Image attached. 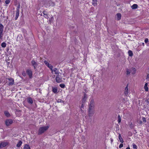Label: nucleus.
Listing matches in <instances>:
<instances>
[{"mask_svg":"<svg viewBox=\"0 0 149 149\" xmlns=\"http://www.w3.org/2000/svg\"><path fill=\"white\" fill-rule=\"evenodd\" d=\"M49 127V125H47L45 126L40 127L38 130V134L40 135L44 133L48 129Z\"/></svg>","mask_w":149,"mask_h":149,"instance_id":"1","label":"nucleus"},{"mask_svg":"<svg viewBox=\"0 0 149 149\" xmlns=\"http://www.w3.org/2000/svg\"><path fill=\"white\" fill-rule=\"evenodd\" d=\"M20 5H19L16 9V15H15V20H16L19 16V8H20Z\"/></svg>","mask_w":149,"mask_h":149,"instance_id":"2","label":"nucleus"},{"mask_svg":"<svg viewBox=\"0 0 149 149\" xmlns=\"http://www.w3.org/2000/svg\"><path fill=\"white\" fill-rule=\"evenodd\" d=\"M3 28L4 27L3 25L0 24V39H2L3 36Z\"/></svg>","mask_w":149,"mask_h":149,"instance_id":"3","label":"nucleus"},{"mask_svg":"<svg viewBox=\"0 0 149 149\" xmlns=\"http://www.w3.org/2000/svg\"><path fill=\"white\" fill-rule=\"evenodd\" d=\"M95 103L93 100H92L90 102L89 109L95 110Z\"/></svg>","mask_w":149,"mask_h":149,"instance_id":"4","label":"nucleus"},{"mask_svg":"<svg viewBox=\"0 0 149 149\" xmlns=\"http://www.w3.org/2000/svg\"><path fill=\"white\" fill-rule=\"evenodd\" d=\"M94 112L95 110L88 109V113L89 117H91L93 116L94 113Z\"/></svg>","mask_w":149,"mask_h":149,"instance_id":"5","label":"nucleus"},{"mask_svg":"<svg viewBox=\"0 0 149 149\" xmlns=\"http://www.w3.org/2000/svg\"><path fill=\"white\" fill-rule=\"evenodd\" d=\"M8 144V143L7 141H3L0 143V148L6 147Z\"/></svg>","mask_w":149,"mask_h":149,"instance_id":"6","label":"nucleus"},{"mask_svg":"<svg viewBox=\"0 0 149 149\" xmlns=\"http://www.w3.org/2000/svg\"><path fill=\"white\" fill-rule=\"evenodd\" d=\"M13 123V120L12 119H7L5 121L6 124V126H8L11 125Z\"/></svg>","mask_w":149,"mask_h":149,"instance_id":"7","label":"nucleus"},{"mask_svg":"<svg viewBox=\"0 0 149 149\" xmlns=\"http://www.w3.org/2000/svg\"><path fill=\"white\" fill-rule=\"evenodd\" d=\"M26 73L29 76L30 78H31L32 77V70L29 69H28L26 70Z\"/></svg>","mask_w":149,"mask_h":149,"instance_id":"8","label":"nucleus"},{"mask_svg":"<svg viewBox=\"0 0 149 149\" xmlns=\"http://www.w3.org/2000/svg\"><path fill=\"white\" fill-rule=\"evenodd\" d=\"M56 81L58 83H59L62 82V79L61 77L59 75H57L56 78Z\"/></svg>","mask_w":149,"mask_h":149,"instance_id":"9","label":"nucleus"},{"mask_svg":"<svg viewBox=\"0 0 149 149\" xmlns=\"http://www.w3.org/2000/svg\"><path fill=\"white\" fill-rule=\"evenodd\" d=\"M31 63L32 65L33 66L34 69H35L38 65V63L34 60H32L31 61Z\"/></svg>","mask_w":149,"mask_h":149,"instance_id":"10","label":"nucleus"},{"mask_svg":"<svg viewBox=\"0 0 149 149\" xmlns=\"http://www.w3.org/2000/svg\"><path fill=\"white\" fill-rule=\"evenodd\" d=\"M8 80L9 81L8 84L9 86L12 85L13 84L14 81L13 79L11 78H8Z\"/></svg>","mask_w":149,"mask_h":149,"instance_id":"11","label":"nucleus"},{"mask_svg":"<svg viewBox=\"0 0 149 149\" xmlns=\"http://www.w3.org/2000/svg\"><path fill=\"white\" fill-rule=\"evenodd\" d=\"M121 15L120 13H118L116 15V19L117 20H119L121 19Z\"/></svg>","mask_w":149,"mask_h":149,"instance_id":"12","label":"nucleus"},{"mask_svg":"<svg viewBox=\"0 0 149 149\" xmlns=\"http://www.w3.org/2000/svg\"><path fill=\"white\" fill-rule=\"evenodd\" d=\"M129 93L128 88V85L125 88L124 93L126 95H127Z\"/></svg>","mask_w":149,"mask_h":149,"instance_id":"13","label":"nucleus"},{"mask_svg":"<svg viewBox=\"0 0 149 149\" xmlns=\"http://www.w3.org/2000/svg\"><path fill=\"white\" fill-rule=\"evenodd\" d=\"M87 95L86 94H84V97L82 99V102L83 103H84L87 99Z\"/></svg>","mask_w":149,"mask_h":149,"instance_id":"14","label":"nucleus"},{"mask_svg":"<svg viewBox=\"0 0 149 149\" xmlns=\"http://www.w3.org/2000/svg\"><path fill=\"white\" fill-rule=\"evenodd\" d=\"M27 101L30 104H32L33 103V101L32 99L29 97L27 98Z\"/></svg>","mask_w":149,"mask_h":149,"instance_id":"15","label":"nucleus"},{"mask_svg":"<svg viewBox=\"0 0 149 149\" xmlns=\"http://www.w3.org/2000/svg\"><path fill=\"white\" fill-rule=\"evenodd\" d=\"M58 89L56 87L52 88V91L54 93H57Z\"/></svg>","mask_w":149,"mask_h":149,"instance_id":"16","label":"nucleus"},{"mask_svg":"<svg viewBox=\"0 0 149 149\" xmlns=\"http://www.w3.org/2000/svg\"><path fill=\"white\" fill-rule=\"evenodd\" d=\"M53 72H54L55 74H58L59 73L58 69L56 68H55L53 70Z\"/></svg>","mask_w":149,"mask_h":149,"instance_id":"17","label":"nucleus"},{"mask_svg":"<svg viewBox=\"0 0 149 149\" xmlns=\"http://www.w3.org/2000/svg\"><path fill=\"white\" fill-rule=\"evenodd\" d=\"M97 0H92V5L94 6H96L97 5Z\"/></svg>","mask_w":149,"mask_h":149,"instance_id":"18","label":"nucleus"},{"mask_svg":"<svg viewBox=\"0 0 149 149\" xmlns=\"http://www.w3.org/2000/svg\"><path fill=\"white\" fill-rule=\"evenodd\" d=\"M44 17L46 18H48L49 17L48 15L46 13L45 11H44L43 12Z\"/></svg>","mask_w":149,"mask_h":149,"instance_id":"19","label":"nucleus"},{"mask_svg":"<svg viewBox=\"0 0 149 149\" xmlns=\"http://www.w3.org/2000/svg\"><path fill=\"white\" fill-rule=\"evenodd\" d=\"M131 72L132 74H134L136 72V69L135 68H132L131 70Z\"/></svg>","mask_w":149,"mask_h":149,"instance_id":"20","label":"nucleus"},{"mask_svg":"<svg viewBox=\"0 0 149 149\" xmlns=\"http://www.w3.org/2000/svg\"><path fill=\"white\" fill-rule=\"evenodd\" d=\"M118 137L120 142H121L122 143H123V141L120 134H119Z\"/></svg>","mask_w":149,"mask_h":149,"instance_id":"21","label":"nucleus"},{"mask_svg":"<svg viewBox=\"0 0 149 149\" xmlns=\"http://www.w3.org/2000/svg\"><path fill=\"white\" fill-rule=\"evenodd\" d=\"M147 86L148 83H146L145 84V86L144 87V89L146 91H148V89Z\"/></svg>","mask_w":149,"mask_h":149,"instance_id":"22","label":"nucleus"},{"mask_svg":"<svg viewBox=\"0 0 149 149\" xmlns=\"http://www.w3.org/2000/svg\"><path fill=\"white\" fill-rule=\"evenodd\" d=\"M138 7V6L136 4H134L131 6V8L132 9H136Z\"/></svg>","mask_w":149,"mask_h":149,"instance_id":"23","label":"nucleus"},{"mask_svg":"<svg viewBox=\"0 0 149 149\" xmlns=\"http://www.w3.org/2000/svg\"><path fill=\"white\" fill-rule=\"evenodd\" d=\"M22 143V142L21 141H19L16 145L17 147H19L21 146Z\"/></svg>","mask_w":149,"mask_h":149,"instance_id":"24","label":"nucleus"},{"mask_svg":"<svg viewBox=\"0 0 149 149\" xmlns=\"http://www.w3.org/2000/svg\"><path fill=\"white\" fill-rule=\"evenodd\" d=\"M23 149H31L29 145L26 144L24 145Z\"/></svg>","mask_w":149,"mask_h":149,"instance_id":"25","label":"nucleus"},{"mask_svg":"<svg viewBox=\"0 0 149 149\" xmlns=\"http://www.w3.org/2000/svg\"><path fill=\"white\" fill-rule=\"evenodd\" d=\"M4 114H5V115H6V116H7L8 117H9L10 116V113L7 111H5V112H4Z\"/></svg>","mask_w":149,"mask_h":149,"instance_id":"26","label":"nucleus"},{"mask_svg":"<svg viewBox=\"0 0 149 149\" xmlns=\"http://www.w3.org/2000/svg\"><path fill=\"white\" fill-rule=\"evenodd\" d=\"M128 53L129 56H133V54L132 51L131 50H129L128 52Z\"/></svg>","mask_w":149,"mask_h":149,"instance_id":"27","label":"nucleus"},{"mask_svg":"<svg viewBox=\"0 0 149 149\" xmlns=\"http://www.w3.org/2000/svg\"><path fill=\"white\" fill-rule=\"evenodd\" d=\"M6 45V43L5 42H3L1 43V46L2 47L5 48Z\"/></svg>","mask_w":149,"mask_h":149,"instance_id":"28","label":"nucleus"},{"mask_svg":"<svg viewBox=\"0 0 149 149\" xmlns=\"http://www.w3.org/2000/svg\"><path fill=\"white\" fill-rule=\"evenodd\" d=\"M44 62L46 65L48 67L51 65L47 61H44Z\"/></svg>","mask_w":149,"mask_h":149,"instance_id":"29","label":"nucleus"},{"mask_svg":"<svg viewBox=\"0 0 149 149\" xmlns=\"http://www.w3.org/2000/svg\"><path fill=\"white\" fill-rule=\"evenodd\" d=\"M118 123H120L121 121V119L120 116L119 115H118Z\"/></svg>","mask_w":149,"mask_h":149,"instance_id":"30","label":"nucleus"},{"mask_svg":"<svg viewBox=\"0 0 149 149\" xmlns=\"http://www.w3.org/2000/svg\"><path fill=\"white\" fill-rule=\"evenodd\" d=\"M132 147L134 149H137V146L134 144H132Z\"/></svg>","mask_w":149,"mask_h":149,"instance_id":"31","label":"nucleus"},{"mask_svg":"<svg viewBox=\"0 0 149 149\" xmlns=\"http://www.w3.org/2000/svg\"><path fill=\"white\" fill-rule=\"evenodd\" d=\"M130 70L128 69H127L126 70V74L127 75H129L130 74Z\"/></svg>","mask_w":149,"mask_h":149,"instance_id":"32","label":"nucleus"},{"mask_svg":"<svg viewBox=\"0 0 149 149\" xmlns=\"http://www.w3.org/2000/svg\"><path fill=\"white\" fill-rule=\"evenodd\" d=\"M60 86L62 88H64L65 87V85L63 84H61L60 85Z\"/></svg>","mask_w":149,"mask_h":149,"instance_id":"33","label":"nucleus"},{"mask_svg":"<svg viewBox=\"0 0 149 149\" xmlns=\"http://www.w3.org/2000/svg\"><path fill=\"white\" fill-rule=\"evenodd\" d=\"M57 102L58 103H59V102H63V103L64 102V101H62L61 99H58L57 101Z\"/></svg>","mask_w":149,"mask_h":149,"instance_id":"34","label":"nucleus"},{"mask_svg":"<svg viewBox=\"0 0 149 149\" xmlns=\"http://www.w3.org/2000/svg\"><path fill=\"white\" fill-rule=\"evenodd\" d=\"M48 67L52 70V72H53V69H52L53 68V66L52 65H50Z\"/></svg>","mask_w":149,"mask_h":149,"instance_id":"35","label":"nucleus"},{"mask_svg":"<svg viewBox=\"0 0 149 149\" xmlns=\"http://www.w3.org/2000/svg\"><path fill=\"white\" fill-rule=\"evenodd\" d=\"M10 1V0H6L5 1V3L6 4H9Z\"/></svg>","mask_w":149,"mask_h":149,"instance_id":"36","label":"nucleus"},{"mask_svg":"<svg viewBox=\"0 0 149 149\" xmlns=\"http://www.w3.org/2000/svg\"><path fill=\"white\" fill-rule=\"evenodd\" d=\"M123 144L122 143H121L119 145V147L120 148H122V147H123Z\"/></svg>","mask_w":149,"mask_h":149,"instance_id":"37","label":"nucleus"},{"mask_svg":"<svg viewBox=\"0 0 149 149\" xmlns=\"http://www.w3.org/2000/svg\"><path fill=\"white\" fill-rule=\"evenodd\" d=\"M145 42L146 43L148 42V38H146L144 40Z\"/></svg>","mask_w":149,"mask_h":149,"instance_id":"38","label":"nucleus"},{"mask_svg":"<svg viewBox=\"0 0 149 149\" xmlns=\"http://www.w3.org/2000/svg\"><path fill=\"white\" fill-rule=\"evenodd\" d=\"M84 103H83V102H81V108H83L84 107Z\"/></svg>","mask_w":149,"mask_h":149,"instance_id":"39","label":"nucleus"},{"mask_svg":"<svg viewBox=\"0 0 149 149\" xmlns=\"http://www.w3.org/2000/svg\"><path fill=\"white\" fill-rule=\"evenodd\" d=\"M143 121L144 122H146V119L145 118H143Z\"/></svg>","mask_w":149,"mask_h":149,"instance_id":"40","label":"nucleus"},{"mask_svg":"<svg viewBox=\"0 0 149 149\" xmlns=\"http://www.w3.org/2000/svg\"><path fill=\"white\" fill-rule=\"evenodd\" d=\"M149 79V74H148L147 75V76H146V79Z\"/></svg>","mask_w":149,"mask_h":149,"instance_id":"41","label":"nucleus"},{"mask_svg":"<svg viewBox=\"0 0 149 149\" xmlns=\"http://www.w3.org/2000/svg\"><path fill=\"white\" fill-rule=\"evenodd\" d=\"M146 101L147 102L149 103V98L147 99L146 100Z\"/></svg>","mask_w":149,"mask_h":149,"instance_id":"42","label":"nucleus"},{"mask_svg":"<svg viewBox=\"0 0 149 149\" xmlns=\"http://www.w3.org/2000/svg\"><path fill=\"white\" fill-rule=\"evenodd\" d=\"M126 149H130L129 147H128Z\"/></svg>","mask_w":149,"mask_h":149,"instance_id":"43","label":"nucleus"},{"mask_svg":"<svg viewBox=\"0 0 149 149\" xmlns=\"http://www.w3.org/2000/svg\"><path fill=\"white\" fill-rule=\"evenodd\" d=\"M53 19V17H52L51 18V19L52 20V19Z\"/></svg>","mask_w":149,"mask_h":149,"instance_id":"44","label":"nucleus"}]
</instances>
